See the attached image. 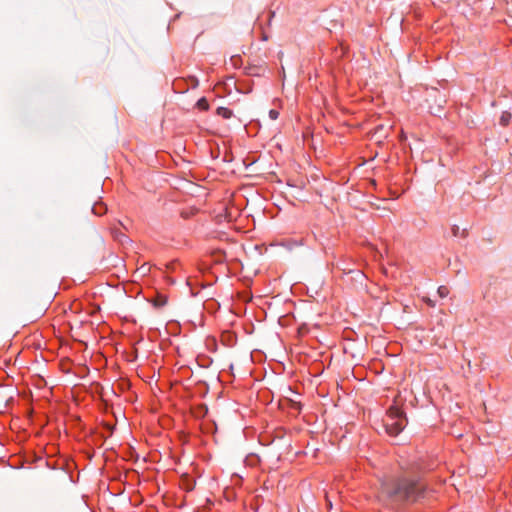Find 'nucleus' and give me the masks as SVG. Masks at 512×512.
I'll return each mask as SVG.
<instances>
[{"label":"nucleus","instance_id":"obj_1","mask_svg":"<svg viewBox=\"0 0 512 512\" xmlns=\"http://www.w3.org/2000/svg\"><path fill=\"white\" fill-rule=\"evenodd\" d=\"M426 494V485L420 476V466H401V472L381 481L379 498L386 507L402 511L408 505L421 501Z\"/></svg>","mask_w":512,"mask_h":512},{"label":"nucleus","instance_id":"obj_2","mask_svg":"<svg viewBox=\"0 0 512 512\" xmlns=\"http://www.w3.org/2000/svg\"><path fill=\"white\" fill-rule=\"evenodd\" d=\"M407 418L405 412L396 405L387 410L386 418L383 420L385 432L391 436H398L406 427Z\"/></svg>","mask_w":512,"mask_h":512},{"label":"nucleus","instance_id":"obj_3","mask_svg":"<svg viewBox=\"0 0 512 512\" xmlns=\"http://www.w3.org/2000/svg\"><path fill=\"white\" fill-rule=\"evenodd\" d=\"M221 342L227 347H233L237 343V335L231 331H224L221 334Z\"/></svg>","mask_w":512,"mask_h":512},{"label":"nucleus","instance_id":"obj_4","mask_svg":"<svg viewBox=\"0 0 512 512\" xmlns=\"http://www.w3.org/2000/svg\"><path fill=\"white\" fill-rule=\"evenodd\" d=\"M216 113L224 119H230L233 116V111L227 107H218Z\"/></svg>","mask_w":512,"mask_h":512},{"label":"nucleus","instance_id":"obj_5","mask_svg":"<svg viewBox=\"0 0 512 512\" xmlns=\"http://www.w3.org/2000/svg\"><path fill=\"white\" fill-rule=\"evenodd\" d=\"M114 237L116 240H118L121 244H125L129 241L128 236H126L124 233H122L119 230H114Z\"/></svg>","mask_w":512,"mask_h":512},{"label":"nucleus","instance_id":"obj_6","mask_svg":"<svg viewBox=\"0 0 512 512\" xmlns=\"http://www.w3.org/2000/svg\"><path fill=\"white\" fill-rule=\"evenodd\" d=\"M260 68L257 66H248L245 68V74L248 76H260Z\"/></svg>","mask_w":512,"mask_h":512},{"label":"nucleus","instance_id":"obj_7","mask_svg":"<svg viewBox=\"0 0 512 512\" xmlns=\"http://www.w3.org/2000/svg\"><path fill=\"white\" fill-rule=\"evenodd\" d=\"M167 304V297L164 295H159L155 300H153V305L157 308L163 307Z\"/></svg>","mask_w":512,"mask_h":512},{"label":"nucleus","instance_id":"obj_8","mask_svg":"<svg viewBox=\"0 0 512 512\" xmlns=\"http://www.w3.org/2000/svg\"><path fill=\"white\" fill-rule=\"evenodd\" d=\"M92 212L95 215H102L106 212V206L104 204H94L92 207Z\"/></svg>","mask_w":512,"mask_h":512},{"label":"nucleus","instance_id":"obj_9","mask_svg":"<svg viewBox=\"0 0 512 512\" xmlns=\"http://www.w3.org/2000/svg\"><path fill=\"white\" fill-rule=\"evenodd\" d=\"M511 113L510 112H507V111H504L500 117V124L502 126H507L511 120Z\"/></svg>","mask_w":512,"mask_h":512},{"label":"nucleus","instance_id":"obj_10","mask_svg":"<svg viewBox=\"0 0 512 512\" xmlns=\"http://www.w3.org/2000/svg\"><path fill=\"white\" fill-rule=\"evenodd\" d=\"M437 293L440 298H446L449 294V289L446 286H440L437 290Z\"/></svg>","mask_w":512,"mask_h":512},{"label":"nucleus","instance_id":"obj_11","mask_svg":"<svg viewBox=\"0 0 512 512\" xmlns=\"http://www.w3.org/2000/svg\"><path fill=\"white\" fill-rule=\"evenodd\" d=\"M197 106L201 109H207L208 108L207 100L205 98L199 99L197 102Z\"/></svg>","mask_w":512,"mask_h":512},{"label":"nucleus","instance_id":"obj_12","mask_svg":"<svg viewBox=\"0 0 512 512\" xmlns=\"http://www.w3.org/2000/svg\"><path fill=\"white\" fill-rule=\"evenodd\" d=\"M278 116H279V112H278L277 110L271 109V110L269 111V117H270V119H272V120H276V119L278 118Z\"/></svg>","mask_w":512,"mask_h":512},{"label":"nucleus","instance_id":"obj_13","mask_svg":"<svg viewBox=\"0 0 512 512\" xmlns=\"http://www.w3.org/2000/svg\"><path fill=\"white\" fill-rule=\"evenodd\" d=\"M453 236L457 237L460 234V228L457 225H453L451 228Z\"/></svg>","mask_w":512,"mask_h":512},{"label":"nucleus","instance_id":"obj_14","mask_svg":"<svg viewBox=\"0 0 512 512\" xmlns=\"http://www.w3.org/2000/svg\"><path fill=\"white\" fill-rule=\"evenodd\" d=\"M240 60H241L240 57H232L231 58V61H233L235 65H236V61H240Z\"/></svg>","mask_w":512,"mask_h":512},{"label":"nucleus","instance_id":"obj_15","mask_svg":"<svg viewBox=\"0 0 512 512\" xmlns=\"http://www.w3.org/2000/svg\"><path fill=\"white\" fill-rule=\"evenodd\" d=\"M198 85V80L193 77V86L196 87Z\"/></svg>","mask_w":512,"mask_h":512}]
</instances>
